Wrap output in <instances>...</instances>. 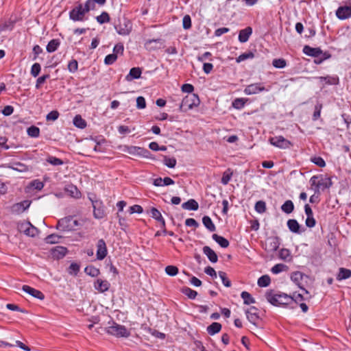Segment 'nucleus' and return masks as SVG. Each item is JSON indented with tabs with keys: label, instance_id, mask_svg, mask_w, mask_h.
I'll list each match as a JSON object with an SVG mask.
<instances>
[{
	"label": "nucleus",
	"instance_id": "nucleus-9",
	"mask_svg": "<svg viewBox=\"0 0 351 351\" xmlns=\"http://www.w3.org/2000/svg\"><path fill=\"white\" fill-rule=\"evenodd\" d=\"M93 208L95 218L100 219L104 217L105 211L101 201H93Z\"/></svg>",
	"mask_w": 351,
	"mask_h": 351
},
{
	"label": "nucleus",
	"instance_id": "nucleus-17",
	"mask_svg": "<svg viewBox=\"0 0 351 351\" xmlns=\"http://www.w3.org/2000/svg\"><path fill=\"white\" fill-rule=\"evenodd\" d=\"M67 253V249L62 246H56L51 250V254L54 258H62Z\"/></svg>",
	"mask_w": 351,
	"mask_h": 351
},
{
	"label": "nucleus",
	"instance_id": "nucleus-18",
	"mask_svg": "<svg viewBox=\"0 0 351 351\" xmlns=\"http://www.w3.org/2000/svg\"><path fill=\"white\" fill-rule=\"evenodd\" d=\"M303 53L309 56L318 58L322 53V51L319 48L305 45L303 48Z\"/></svg>",
	"mask_w": 351,
	"mask_h": 351
},
{
	"label": "nucleus",
	"instance_id": "nucleus-25",
	"mask_svg": "<svg viewBox=\"0 0 351 351\" xmlns=\"http://www.w3.org/2000/svg\"><path fill=\"white\" fill-rule=\"evenodd\" d=\"M182 208L188 210H197L199 208L198 203L193 199H191L182 204Z\"/></svg>",
	"mask_w": 351,
	"mask_h": 351
},
{
	"label": "nucleus",
	"instance_id": "nucleus-60",
	"mask_svg": "<svg viewBox=\"0 0 351 351\" xmlns=\"http://www.w3.org/2000/svg\"><path fill=\"white\" fill-rule=\"evenodd\" d=\"M80 265L76 263H72L69 266V273L71 275L76 276L80 271Z\"/></svg>",
	"mask_w": 351,
	"mask_h": 351
},
{
	"label": "nucleus",
	"instance_id": "nucleus-33",
	"mask_svg": "<svg viewBox=\"0 0 351 351\" xmlns=\"http://www.w3.org/2000/svg\"><path fill=\"white\" fill-rule=\"evenodd\" d=\"M321 82L324 84L334 85L338 84L339 79L337 77H331V76H326V77H319Z\"/></svg>",
	"mask_w": 351,
	"mask_h": 351
},
{
	"label": "nucleus",
	"instance_id": "nucleus-54",
	"mask_svg": "<svg viewBox=\"0 0 351 351\" xmlns=\"http://www.w3.org/2000/svg\"><path fill=\"white\" fill-rule=\"evenodd\" d=\"M322 109V104L321 103H317L315 106V110L313 114V120L316 121L320 117L321 110Z\"/></svg>",
	"mask_w": 351,
	"mask_h": 351
},
{
	"label": "nucleus",
	"instance_id": "nucleus-13",
	"mask_svg": "<svg viewBox=\"0 0 351 351\" xmlns=\"http://www.w3.org/2000/svg\"><path fill=\"white\" fill-rule=\"evenodd\" d=\"M336 16L343 20L351 16V6H340L336 11Z\"/></svg>",
	"mask_w": 351,
	"mask_h": 351
},
{
	"label": "nucleus",
	"instance_id": "nucleus-50",
	"mask_svg": "<svg viewBox=\"0 0 351 351\" xmlns=\"http://www.w3.org/2000/svg\"><path fill=\"white\" fill-rule=\"evenodd\" d=\"M255 210L258 213H263L266 210V204L264 201H258L255 204Z\"/></svg>",
	"mask_w": 351,
	"mask_h": 351
},
{
	"label": "nucleus",
	"instance_id": "nucleus-2",
	"mask_svg": "<svg viewBox=\"0 0 351 351\" xmlns=\"http://www.w3.org/2000/svg\"><path fill=\"white\" fill-rule=\"evenodd\" d=\"M200 104V100L197 94H191L184 97L179 106L180 112H186L197 107Z\"/></svg>",
	"mask_w": 351,
	"mask_h": 351
},
{
	"label": "nucleus",
	"instance_id": "nucleus-63",
	"mask_svg": "<svg viewBox=\"0 0 351 351\" xmlns=\"http://www.w3.org/2000/svg\"><path fill=\"white\" fill-rule=\"evenodd\" d=\"M182 25L184 29H188L191 27V19L189 15H185L182 19Z\"/></svg>",
	"mask_w": 351,
	"mask_h": 351
},
{
	"label": "nucleus",
	"instance_id": "nucleus-32",
	"mask_svg": "<svg viewBox=\"0 0 351 351\" xmlns=\"http://www.w3.org/2000/svg\"><path fill=\"white\" fill-rule=\"evenodd\" d=\"M202 223L204 226L210 232L215 230L216 228L212 219L208 216H204L202 218Z\"/></svg>",
	"mask_w": 351,
	"mask_h": 351
},
{
	"label": "nucleus",
	"instance_id": "nucleus-28",
	"mask_svg": "<svg viewBox=\"0 0 351 351\" xmlns=\"http://www.w3.org/2000/svg\"><path fill=\"white\" fill-rule=\"evenodd\" d=\"M30 204H31V201L24 200L21 202L14 204L13 208L16 211H17L19 213H22V212L25 211V210H27L29 207Z\"/></svg>",
	"mask_w": 351,
	"mask_h": 351
},
{
	"label": "nucleus",
	"instance_id": "nucleus-48",
	"mask_svg": "<svg viewBox=\"0 0 351 351\" xmlns=\"http://www.w3.org/2000/svg\"><path fill=\"white\" fill-rule=\"evenodd\" d=\"M302 278L303 274L300 271L293 272L291 276V280L298 286H300V282L302 280Z\"/></svg>",
	"mask_w": 351,
	"mask_h": 351
},
{
	"label": "nucleus",
	"instance_id": "nucleus-53",
	"mask_svg": "<svg viewBox=\"0 0 351 351\" xmlns=\"http://www.w3.org/2000/svg\"><path fill=\"white\" fill-rule=\"evenodd\" d=\"M272 65L278 69L285 68L287 65L286 60L282 58L274 59L272 62Z\"/></svg>",
	"mask_w": 351,
	"mask_h": 351
},
{
	"label": "nucleus",
	"instance_id": "nucleus-1",
	"mask_svg": "<svg viewBox=\"0 0 351 351\" xmlns=\"http://www.w3.org/2000/svg\"><path fill=\"white\" fill-rule=\"evenodd\" d=\"M265 298L270 304L274 306L288 305L292 303L291 295L273 290H268L265 293Z\"/></svg>",
	"mask_w": 351,
	"mask_h": 351
},
{
	"label": "nucleus",
	"instance_id": "nucleus-44",
	"mask_svg": "<svg viewBox=\"0 0 351 351\" xmlns=\"http://www.w3.org/2000/svg\"><path fill=\"white\" fill-rule=\"evenodd\" d=\"M247 99L244 98H237L232 101V106L238 110L243 108Z\"/></svg>",
	"mask_w": 351,
	"mask_h": 351
},
{
	"label": "nucleus",
	"instance_id": "nucleus-55",
	"mask_svg": "<svg viewBox=\"0 0 351 351\" xmlns=\"http://www.w3.org/2000/svg\"><path fill=\"white\" fill-rule=\"evenodd\" d=\"M40 70H41L40 64L39 63H34L32 66L30 73L33 77H36L39 75Z\"/></svg>",
	"mask_w": 351,
	"mask_h": 351
},
{
	"label": "nucleus",
	"instance_id": "nucleus-49",
	"mask_svg": "<svg viewBox=\"0 0 351 351\" xmlns=\"http://www.w3.org/2000/svg\"><path fill=\"white\" fill-rule=\"evenodd\" d=\"M96 19L99 23L103 24L109 22L110 19L107 12H103L99 16L96 17Z\"/></svg>",
	"mask_w": 351,
	"mask_h": 351
},
{
	"label": "nucleus",
	"instance_id": "nucleus-62",
	"mask_svg": "<svg viewBox=\"0 0 351 351\" xmlns=\"http://www.w3.org/2000/svg\"><path fill=\"white\" fill-rule=\"evenodd\" d=\"M49 78V75L46 74L43 75L40 77H39L36 83V88L39 89L40 88V86L45 82V81Z\"/></svg>",
	"mask_w": 351,
	"mask_h": 351
},
{
	"label": "nucleus",
	"instance_id": "nucleus-35",
	"mask_svg": "<svg viewBox=\"0 0 351 351\" xmlns=\"http://www.w3.org/2000/svg\"><path fill=\"white\" fill-rule=\"evenodd\" d=\"M73 125L80 129H84L86 126V122L84 119L82 118V117L79 114L75 116L73 118Z\"/></svg>",
	"mask_w": 351,
	"mask_h": 351
},
{
	"label": "nucleus",
	"instance_id": "nucleus-31",
	"mask_svg": "<svg viewBox=\"0 0 351 351\" xmlns=\"http://www.w3.org/2000/svg\"><path fill=\"white\" fill-rule=\"evenodd\" d=\"M221 329V324L218 322H213L207 327V332L210 335L218 333Z\"/></svg>",
	"mask_w": 351,
	"mask_h": 351
},
{
	"label": "nucleus",
	"instance_id": "nucleus-30",
	"mask_svg": "<svg viewBox=\"0 0 351 351\" xmlns=\"http://www.w3.org/2000/svg\"><path fill=\"white\" fill-rule=\"evenodd\" d=\"M8 167L19 172H26L29 170L27 165L19 162H13Z\"/></svg>",
	"mask_w": 351,
	"mask_h": 351
},
{
	"label": "nucleus",
	"instance_id": "nucleus-40",
	"mask_svg": "<svg viewBox=\"0 0 351 351\" xmlns=\"http://www.w3.org/2000/svg\"><path fill=\"white\" fill-rule=\"evenodd\" d=\"M279 258L285 261H290L291 259L290 251L286 248L281 249L279 252Z\"/></svg>",
	"mask_w": 351,
	"mask_h": 351
},
{
	"label": "nucleus",
	"instance_id": "nucleus-46",
	"mask_svg": "<svg viewBox=\"0 0 351 351\" xmlns=\"http://www.w3.org/2000/svg\"><path fill=\"white\" fill-rule=\"evenodd\" d=\"M13 21H5L0 23V32L10 30L11 31L14 28Z\"/></svg>",
	"mask_w": 351,
	"mask_h": 351
},
{
	"label": "nucleus",
	"instance_id": "nucleus-23",
	"mask_svg": "<svg viewBox=\"0 0 351 351\" xmlns=\"http://www.w3.org/2000/svg\"><path fill=\"white\" fill-rule=\"evenodd\" d=\"M252 34V29L250 27L241 29L239 34V40L243 43H246Z\"/></svg>",
	"mask_w": 351,
	"mask_h": 351
},
{
	"label": "nucleus",
	"instance_id": "nucleus-19",
	"mask_svg": "<svg viewBox=\"0 0 351 351\" xmlns=\"http://www.w3.org/2000/svg\"><path fill=\"white\" fill-rule=\"evenodd\" d=\"M202 251L211 263H215L217 262L218 257L217 254L209 246H204Z\"/></svg>",
	"mask_w": 351,
	"mask_h": 351
},
{
	"label": "nucleus",
	"instance_id": "nucleus-6",
	"mask_svg": "<svg viewBox=\"0 0 351 351\" xmlns=\"http://www.w3.org/2000/svg\"><path fill=\"white\" fill-rule=\"evenodd\" d=\"M269 141L272 145L280 149H288L292 146L291 142L282 136L271 137Z\"/></svg>",
	"mask_w": 351,
	"mask_h": 351
},
{
	"label": "nucleus",
	"instance_id": "nucleus-21",
	"mask_svg": "<svg viewBox=\"0 0 351 351\" xmlns=\"http://www.w3.org/2000/svg\"><path fill=\"white\" fill-rule=\"evenodd\" d=\"M331 181L329 178H321L318 176L317 180V189H315V191H319V189L324 190L325 189H328L331 186Z\"/></svg>",
	"mask_w": 351,
	"mask_h": 351
},
{
	"label": "nucleus",
	"instance_id": "nucleus-4",
	"mask_svg": "<svg viewBox=\"0 0 351 351\" xmlns=\"http://www.w3.org/2000/svg\"><path fill=\"white\" fill-rule=\"evenodd\" d=\"M119 23L114 25V28L119 35L126 36L128 35L132 29V24L131 21L126 19H119Z\"/></svg>",
	"mask_w": 351,
	"mask_h": 351
},
{
	"label": "nucleus",
	"instance_id": "nucleus-42",
	"mask_svg": "<svg viewBox=\"0 0 351 351\" xmlns=\"http://www.w3.org/2000/svg\"><path fill=\"white\" fill-rule=\"evenodd\" d=\"M182 293L187 295L190 299H195L197 295V292L191 289L189 287H185L182 289Z\"/></svg>",
	"mask_w": 351,
	"mask_h": 351
},
{
	"label": "nucleus",
	"instance_id": "nucleus-47",
	"mask_svg": "<svg viewBox=\"0 0 351 351\" xmlns=\"http://www.w3.org/2000/svg\"><path fill=\"white\" fill-rule=\"evenodd\" d=\"M288 267L284 264H276L271 269V272L274 274H278L282 271L287 270Z\"/></svg>",
	"mask_w": 351,
	"mask_h": 351
},
{
	"label": "nucleus",
	"instance_id": "nucleus-29",
	"mask_svg": "<svg viewBox=\"0 0 351 351\" xmlns=\"http://www.w3.org/2000/svg\"><path fill=\"white\" fill-rule=\"evenodd\" d=\"M60 45V42L58 39H52L48 43L46 50L48 53H53L58 49Z\"/></svg>",
	"mask_w": 351,
	"mask_h": 351
},
{
	"label": "nucleus",
	"instance_id": "nucleus-14",
	"mask_svg": "<svg viewBox=\"0 0 351 351\" xmlns=\"http://www.w3.org/2000/svg\"><path fill=\"white\" fill-rule=\"evenodd\" d=\"M110 286V284L106 280L97 279L94 283V288L101 293L108 291Z\"/></svg>",
	"mask_w": 351,
	"mask_h": 351
},
{
	"label": "nucleus",
	"instance_id": "nucleus-51",
	"mask_svg": "<svg viewBox=\"0 0 351 351\" xmlns=\"http://www.w3.org/2000/svg\"><path fill=\"white\" fill-rule=\"evenodd\" d=\"M254 57V54L252 51H248L241 54L239 57L237 58V62H241L247 59L253 58Z\"/></svg>",
	"mask_w": 351,
	"mask_h": 351
},
{
	"label": "nucleus",
	"instance_id": "nucleus-34",
	"mask_svg": "<svg viewBox=\"0 0 351 351\" xmlns=\"http://www.w3.org/2000/svg\"><path fill=\"white\" fill-rule=\"evenodd\" d=\"M281 210L287 214H290L294 210V204L291 200H287L281 206Z\"/></svg>",
	"mask_w": 351,
	"mask_h": 351
},
{
	"label": "nucleus",
	"instance_id": "nucleus-7",
	"mask_svg": "<svg viewBox=\"0 0 351 351\" xmlns=\"http://www.w3.org/2000/svg\"><path fill=\"white\" fill-rule=\"evenodd\" d=\"M269 89L266 88L263 83H254L247 85L243 92L247 95L258 94L261 92L268 91Z\"/></svg>",
	"mask_w": 351,
	"mask_h": 351
},
{
	"label": "nucleus",
	"instance_id": "nucleus-24",
	"mask_svg": "<svg viewBox=\"0 0 351 351\" xmlns=\"http://www.w3.org/2000/svg\"><path fill=\"white\" fill-rule=\"evenodd\" d=\"M287 227L289 230L296 234H301L302 231L300 230V225L295 219H289L287 221Z\"/></svg>",
	"mask_w": 351,
	"mask_h": 351
},
{
	"label": "nucleus",
	"instance_id": "nucleus-10",
	"mask_svg": "<svg viewBox=\"0 0 351 351\" xmlns=\"http://www.w3.org/2000/svg\"><path fill=\"white\" fill-rule=\"evenodd\" d=\"M280 243L278 237H271L266 240L265 250L268 252H275L279 247Z\"/></svg>",
	"mask_w": 351,
	"mask_h": 351
},
{
	"label": "nucleus",
	"instance_id": "nucleus-56",
	"mask_svg": "<svg viewBox=\"0 0 351 351\" xmlns=\"http://www.w3.org/2000/svg\"><path fill=\"white\" fill-rule=\"evenodd\" d=\"M78 69V62L76 60H71L68 64V70L70 73H75Z\"/></svg>",
	"mask_w": 351,
	"mask_h": 351
},
{
	"label": "nucleus",
	"instance_id": "nucleus-22",
	"mask_svg": "<svg viewBox=\"0 0 351 351\" xmlns=\"http://www.w3.org/2000/svg\"><path fill=\"white\" fill-rule=\"evenodd\" d=\"M142 73L141 69L139 67H133L130 69L129 73L125 76V80L128 82L134 79H138L141 77Z\"/></svg>",
	"mask_w": 351,
	"mask_h": 351
},
{
	"label": "nucleus",
	"instance_id": "nucleus-41",
	"mask_svg": "<svg viewBox=\"0 0 351 351\" xmlns=\"http://www.w3.org/2000/svg\"><path fill=\"white\" fill-rule=\"evenodd\" d=\"M27 134L32 138H37L40 136V129L39 128L32 125L27 130Z\"/></svg>",
	"mask_w": 351,
	"mask_h": 351
},
{
	"label": "nucleus",
	"instance_id": "nucleus-38",
	"mask_svg": "<svg viewBox=\"0 0 351 351\" xmlns=\"http://www.w3.org/2000/svg\"><path fill=\"white\" fill-rule=\"evenodd\" d=\"M271 282L270 277L268 275H263L258 279L257 284L260 287H266Z\"/></svg>",
	"mask_w": 351,
	"mask_h": 351
},
{
	"label": "nucleus",
	"instance_id": "nucleus-26",
	"mask_svg": "<svg viewBox=\"0 0 351 351\" xmlns=\"http://www.w3.org/2000/svg\"><path fill=\"white\" fill-rule=\"evenodd\" d=\"M213 239L221 247L226 248L229 246V241L228 239L224 238L223 237H221L220 235H218L217 234H213L212 235Z\"/></svg>",
	"mask_w": 351,
	"mask_h": 351
},
{
	"label": "nucleus",
	"instance_id": "nucleus-45",
	"mask_svg": "<svg viewBox=\"0 0 351 351\" xmlns=\"http://www.w3.org/2000/svg\"><path fill=\"white\" fill-rule=\"evenodd\" d=\"M176 159L175 158H169L165 156L163 158V163L169 168H174L176 165Z\"/></svg>",
	"mask_w": 351,
	"mask_h": 351
},
{
	"label": "nucleus",
	"instance_id": "nucleus-20",
	"mask_svg": "<svg viewBox=\"0 0 351 351\" xmlns=\"http://www.w3.org/2000/svg\"><path fill=\"white\" fill-rule=\"evenodd\" d=\"M152 218L161 223L162 228H165V221L160 212L156 208H152L149 213Z\"/></svg>",
	"mask_w": 351,
	"mask_h": 351
},
{
	"label": "nucleus",
	"instance_id": "nucleus-5",
	"mask_svg": "<svg viewBox=\"0 0 351 351\" xmlns=\"http://www.w3.org/2000/svg\"><path fill=\"white\" fill-rule=\"evenodd\" d=\"M86 14L83 5L79 3L69 12V19L73 21H84L87 19L85 17Z\"/></svg>",
	"mask_w": 351,
	"mask_h": 351
},
{
	"label": "nucleus",
	"instance_id": "nucleus-36",
	"mask_svg": "<svg viewBox=\"0 0 351 351\" xmlns=\"http://www.w3.org/2000/svg\"><path fill=\"white\" fill-rule=\"evenodd\" d=\"M84 272L87 275L92 276V277H97L100 274L99 269L95 267L93 265H88V266L86 267L84 269Z\"/></svg>",
	"mask_w": 351,
	"mask_h": 351
},
{
	"label": "nucleus",
	"instance_id": "nucleus-8",
	"mask_svg": "<svg viewBox=\"0 0 351 351\" xmlns=\"http://www.w3.org/2000/svg\"><path fill=\"white\" fill-rule=\"evenodd\" d=\"M72 222L73 218L71 217L62 218L58 221L56 228L62 232L71 231L72 230Z\"/></svg>",
	"mask_w": 351,
	"mask_h": 351
},
{
	"label": "nucleus",
	"instance_id": "nucleus-43",
	"mask_svg": "<svg viewBox=\"0 0 351 351\" xmlns=\"http://www.w3.org/2000/svg\"><path fill=\"white\" fill-rule=\"evenodd\" d=\"M62 237H60L59 235L58 234H51L50 235H48L45 239V242L47 243H50V244H55V243H58L60 242V240Z\"/></svg>",
	"mask_w": 351,
	"mask_h": 351
},
{
	"label": "nucleus",
	"instance_id": "nucleus-57",
	"mask_svg": "<svg viewBox=\"0 0 351 351\" xmlns=\"http://www.w3.org/2000/svg\"><path fill=\"white\" fill-rule=\"evenodd\" d=\"M219 276L221 279L222 283L226 287H230L231 286L230 280L227 278L226 274L223 271H219Z\"/></svg>",
	"mask_w": 351,
	"mask_h": 351
},
{
	"label": "nucleus",
	"instance_id": "nucleus-37",
	"mask_svg": "<svg viewBox=\"0 0 351 351\" xmlns=\"http://www.w3.org/2000/svg\"><path fill=\"white\" fill-rule=\"evenodd\" d=\"M351 276V270L345 269V268H340L339 272L337 276V280H341L344 279H347Z\"/></svg>",
	"mask_w": 351,
	"mask_h": 351
},
{
	"label": "nucleus",
	"instance_id": "nucleus-61",
	"mask_svg": "<svg viewBox=\"0 0 351 351\" xmlns=\"http://www.w3.org/2000/svg\"><path fill=\"white\" fill-rule=\"evenodd\" d=\"M47 161L51 165L55 166L61 165L63 164V161L61 159L54 156H49L47 159Z\"/></svg>",
	"mask_w": 351,
	"mask_h": 351
},
{
	"label": "nucleus",
	"instance_id": "nucleus-64",
	"mask_svg": "<svg viewBox=\"0 0 351 351\" xmlns=\"http://www.w3.org/2000/svg\"><path fill=\"white\" fill-rule=\"evenodd\" d=\"M136 107L138 109H144L146 107V101L143 97L139 96L136 98Z\"/></svg>",
	"mask_w": 351,
	"mask_h": 351
},
{
	"label": "nucleus",
	"instance_id": "nucleus-12",
	"mask_svg": "<svg viewBox=\"0 0 351 351\" xmlns=\"http://www.w3.org/2000/svg\"><path fill=\"white\" fill-rule=\"evenodd\" d=\"M22 290L25 293L29 294L32 297L43 300L45 299V295L39 290L36 289L28 285H23Z\"/></svg>",
	"mask_w": 351,
	"mask_h": 351
},
{
	"label": "nucleus",
	"instance_id": "nucleus-11",
	"mask_svg": "<svg viewBox=\"0 0 351 351\" xmlns=\"http://www.w3.org/2000/svg\"><path fill=\"white\" fill-rule=\"evenodd\" d=\"M107 247L105 241L101 239L98 241L97 244V258L98 260H103L107 255Z\"/></svg>",
	"mask_w": 351,
	"mask_h": 351
},
{
	"label": "nucleus",
	"instance_id": "nucleus-16",
	"mask_svg": "<svg viewBox=\"0 0 351 351\" xmlns=\"http://www.w3.org/2000/svg\"><path fill=\"white\" fill-rule=\"evenodd\" d=\"M258 309L254 306H251L245 311L247 319L252 324H255L259 317L257 313Z\"/></svg>",
	"mask_w": 351,
	"mask_h": 351
},
{
	"label": "nucleus",
	"instance_id": "nucleus-3",
	"mask_svg": "<svg viewBox=\"0 0 351 351\" xmlns=\"http://www.w3.org/2000/svg\"><path fill=\"white\" fill-rule=\"evenodd\" d=\"M106 332L117 337H128L130 332L128 330L125 326L113 322L112 326L105 328Z\"/></svg>",
	"mask_w": 351,
	"mask_h": 351
},
{
	"label": "nucleus",
	"instance_id": "nucleus-58",
	"mask_svg": "<svg viewBox=\"0 0 351 351\" xmlns=\"http://www.w3.org/2000/svg\"><path fill=\"white\" fill-rule=\"evenodd\" d=\"M95 2L93 0H87L83 6L85 12L88 13L90 10H95Z\"/></svg>",
	"mask_w": 351,
	"mask_h": 351
},
{
	"label": "nucleus",
	"instance_id": "nucleus-15",
	"mask_svg": "<svg viewBox=\"0 0 351 351\" xmlns=\"http://www.w3.org/2000/svg\"><path fill=\"white\" fill-rule=\"evenodd\" d=\"M128 153L132 155L143 156L145 158H147L148 154H149V152L148 150L135 146L128 147Z\"/></svg>",
	"mask_w": 351,
	"mask_h": 351
},
{
	"label": "nucleus",
	"instance_id": "nucleus-27",
	"mask_svg": "<svg viewBox=\"0 0 351 351\" xmlns=\"http://www.w3.org/2000/svg\"><path fill=\"white\" fill-rule=\"evenodd\" d=\"M25 228L23 230L24 233L29 237H35L38 233V230L34 226H32L29 222L26 223Z\"/></svg>",
	"mask_w": 351,
	"mask_h": 351
},
{
	"label": "nucleus",
	"instance_id": "nucleus-59",
	"mask_svg": "<svg viewBox=\"0 0 351 351\" xmlns=\"http://www.w3.org/2000/svg\"><path fill=\"white\" fill-rule=\"evenodd\" d=\"M117 59V56L115 53L109 54L106 56L104 63L107 65L112 64Z\"/></svg>",
	"mask_w": 351,
	"mask_h": 351
},
{
	"label": "nucleus",
	"instance_id": "nucleus-52",
	"mask_svg": "<svg viewBox=\"0 0 351 351\" xmlns=\"http://www.w3.org/2000/svg\"><path fill=\"white\" fill-rule=\"evenodd\" d=\"M165 272L170 276H175L178 273V268L174 265H168L165 267Z\"/></svg>",
	"mask_w": 351,
	"mask_h": 351
},
{
	"label": "nucleus",
	"instance_id": "nucleus-39",
	"mask_svg": "<svg viewBox=\"0 0 351 351\" xmlns=\"http://www.w3.org/2000/svg\"><path fill=\"white\" fill-rule=\"evenodd\" d=\"M241 298L243 300V303L245 304H251L255 303V300L252 297L250 293L247 291H243L241 294Z\"/></svg>",
	"mask_w": 351,
	"mask_h": 351
}]
</instances>
